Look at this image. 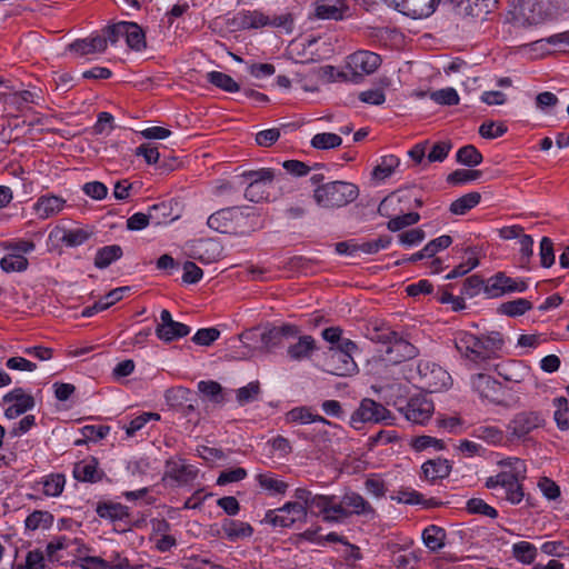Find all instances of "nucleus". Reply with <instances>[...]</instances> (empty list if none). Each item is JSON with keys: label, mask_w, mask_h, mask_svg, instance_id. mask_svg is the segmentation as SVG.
I'll return each instance as SVG.
<instances>
[{"label": "nucleus", "mask_w": 569, "mask_h": 569, "mask_svg": "<svg viewBox=\"0 0 569 569\" xmlns=\"http://www.w3.org/2000/svg\"><path fill=\"white\" fill-rule=\"evenodd\" d=\"M358 196V187L346 181L322 183L313 191V199L316 203L327 209L345 207L355 201Z\"/></svg>", "instance_id": "nucleus-1"}, {"label": "nucleus", "mask_w": 569, "mask_h": 569, "mask_svg": "<svg viewBox=\"0 0 569 569\" xmlns=\"http://www.w3.org/2000/svg\"><path fill=\"white\" fill-rule=\"evenodd\" d=\"M293 497L296 500L301 501L303 506H307V513L322 516L325 522L335 523L333 518L346 516V512L338 505L337 497L333 495H313L306 488H297Z\"/></svg>", "instance_id": "nucleus-2"}, {"label": "nucleus", "mask_w": 569, "mask_h": 569, "mask_svg": "<svg viewBox=\"0 0 569 569\" xmlns=\"http://www.w3.org/2000/svg\"><path fill=\"white\" fill-rule=\"evenodd\" d=\"M242 177L249 181L243 196L247 200L256 203L269 200V190L273 182H279L284 178L281 172L277 174L271 168L246 171Z\"/></svg>", "instance_id": "nucleus-3"}, {"label": "nucleus", "mask_w": 569, "mask_h": 569, "mask_svg": "<svg viewBox=\"0 0 569 569\" xmlns=\"http://www.w3.org/2000/svg\"><path fill=\"white\" fill-rule=\"evenodd\" d=\"M545 419L538 411L525 410L517 412L509 420L506 430L510 442L527 441L535 430L543 427Z\"/></svg>", "instance_id": "nucleus-4"}, {"label": "nucleus", "mask_w": 569, "mask_h": 569, "mask_svg": "<svg viewBox=\"0 0 569 569\" xmlns=\"http://www.w3.org/2000/svg\"><path fill=\"white\" fill-rule=\"evenodd\" d=\"M307 520V506L299 500L287 502L282 507L268 510L263 522L278 528L291 527L297 521Z\"/></svg>", "instance_id": "nucleus-5"}, {"label": "nucleus", "mask_w": 569, "mask_h": 569, "mask_svg": "<svg viewBox=\"0 0 569 569\" xmlns=\"http://www.w3.org/2000/svg\"><path fill=\"white\" fill-rule=\"evenodd\" d=\"M486 487L496 490L499 496L503 495L506 500L512 505H518L523 498L521 480L505 470L489 477Z\"/></svg>", "instance_id": "nucleus-6"}, {"label": "nucleus", "mask_w": 569, "mask_h": 569, "mask_svg": "<svg viewBox=\"0 0 569 569\" xmlns=\"http://www.w3.org/2000/svg\"><path fill=\"white\" fill-rule=\"evenodd\" d=\"M391 419V412L381 403L376 402L372 399L365 398L361 400L359 408L351 415L350 425L355 429H359V425L365 422H385L389 425V420Z\"/></svg>", "instance_id": "nucleus-7"}, {"label": "nucleus", "mask_w": 569, "mask_h": 569, "mask_svg": "<svg viewBox=\"0 0 569 569\" xmlns=\"http://www.w3.org/2000/svg\"><path fill=\"white\" fill-rule=\"evenodd\" d=\"M346 516L333 518L335 523L345 522L351 516L363 517L367 520H373L377 516L375 508L359 493L347 492L338 501Z\"/></svg>", "instance_id": "nucleus-8"}, {"label": "nucleus", "mask_w": 569, "mask_h": 569, "mask_svg": "<svg viewBox=\"0 0 569 569\" xmlns=\"http://www.w3.org/2000/svg\"><path fill=\"white\" fill-rule=\"evenodd\" d=\"M455 345L460 355L475 365L482 366L490 360L481 336L460 332Z\"/></svg>", "instance_id": "nucleus-9"}, {"label": "nucleus", "mask_w": 569, "mask_h": 569, "mask_svg": "<svg viewBox=\"0 0 569 569\" xmlns=\"http://www.w3.org/2000/svg\"><path fill=\"white\" fill-rule=\"evenodd\" d=\"M511 13L513 22L522 27L538 24L546 18L539 0H518Z\"/></svg>", "instance_id": "nucleus-10"}, {"label": "nucleus", "mask_w": 569, "mask_h": 569, "mask_svg": "<svg viewBox=\"0 0 569 569\" xmlns=\"http://www.w3.org/2000/svg\"><path fill=\"white\" fill-rule=\"evenodd\" d=\"M412 19H422L431 16L440 0H382Z\"/></svg>", "instance_id": "nucleus-11"}, {"label": "nucleus", "mask_w": 569, "mask_h": 569, "mask_svg": "<svg viewBox=\"0 0 569 569\" xmlns=\"http://www.w3.org/2000/svg\"><path fill=\"white\" fill-rule=\"evenodd\" d=\"M433 402L426 396L411 397L405 407H400L399 411L403 413L408 421L417 425H423L433 413Z\"/></svg>", "instance_id": "nucleus-12"}, {"label": "nucleus", "mask_w": 569, "mask_h": 569, "mask_svg": "<svg viewBox=\"0 0 569 569\" xmlns=\"http://www.w3.org/2000/svg\"><path fill=\"white\" fill-rule=\"evenodd\" d=\"M189 326L174 321L169 310L163 309L160 313V322L156 327V336L163 342H172L190 333Z\"/></svg>", "instance_id": "nucleus-13"}, {"label": "nucleus", "mask_w": 569, "mask_h": 569, "mask_svg": "<svg viewBox=\"0 0 569 569\" xmlns=\"http://www.w3.org/2000/svg\"><path fill=\"white\" fill-rule=\"evenodd\" d=\"M239 219V208L229 207L210 214L207 220V224L210 229L217 232L232 234L237 232Z\"/></svg>", "instance_id": "nucleus-14"}, {"label": "nucleus", "mask_w": 569, "mask_h": 569, "mask_svg": "<svg viewBox=\"0 0 569 569\" xmlns=\"http://www.w3.org/2000/svg\"><path fill=\"white\" fill-rule=\"evenodd\" d=\"M3 403H9L4 410V416L8 419H14L28 410H31L36 402L34 398L27 393L22 388H14L2 397Z\"/></svg>", "instance_id": "nucleus-15"}, {"label": "nucleus", "mask_w": 569, "mask_h": 569, "mask_svg": "<svg viewBox=\"0 0 569 569\" xmlns=\"http://www.w3.org/2000/svg\"><path fill=\"white\" fill-rule=\"evenodd\" d=\"M198 476V469L183 459L170 458L166 461L163 479H171L179 485H188Z\"/></svg>", "instance_id": "nucleus-16"}, {"label": "nucleus", "mask_w": 569, "mask_h": 569, "mask_svg": "<svg viewBox=\"0 0 569 569\" xmlns=\"http://www.w3.org/2000/svg\"><path fill=\"white\" fill-rule=\"evenodd\" d=\"M471 387L481 399L498 403L502 396V386L499 381L486 373H478L471 378Z\"/></svg>", "instance_id": "nucleus-17"}, {"label": "nucleus", "mask_w": 569, "mask_h": 569, "mask_svg": "<svg viewBox=\"0 0 569 569\" xmlns=\"http://www.w3.org/2000/svg\"><path fill=\"white\" fill-rule=\"evenodd\" d=\"M380 63V56L371 51H357L348 57V67L355 74H371Z\"/></svg>", "instance_id": "nucleus-18"}, {"label": "nucleus", "mask_w": 569, "mask_h": 569, "mask_svg": "<svg viewBox=\"0 0 569 569\" xmlns=\"http://www.w3.org/2000/svg\"><path fill=\"white\" fill-rule=\"evenodd\" d=\"M90 236L91 232L86 229H67L64 227L57 226L51 230L49 239L61 242L67 247H78L83 244Z\"/></svg>", "instance_id": "nucleus-19"}, {"label": "nucleus", "mask_w": 569, "mask_h": 569, "mask_svg": "<svg viewBox=\"0 0 569 569\" xmlns=\"http://www.w3.org/2000/svg\"><path fill=\"white\" fill-rule=\"evenodd\" d=\"M328 371L332 375L345 377L350 376L357 371V363L352 356L341 352V350L330 349L328 358Z\"/></svg>", "instance_id": "nucleus-20"}, {"label": "nucleus", "mask_w": 569, "mask_h": 569, "mask_svg": "<svg viewBox=\"0 0 569 569\" xmlns=\"http://www.w3.org/2000/svg\"><path fill=\"white\" fill-rule=\"evenodd\" d=\"M417 349L410 342L399 338L396 333L390 346L387 347L385 360L390 363H400L416 357Z\"/></svg>", "instance_id": "nucleus-21"}, {"label": "nucleus", "mask_w": 569, "mask_h": 569, "mask_svg": "<svg viewBox=\"0 0 569 569\" xmlns=\"http://www.w3.org/2000/svg\"><path fill=\"white\" fill-rule=\"evenodd\" d=\"M299 330L296 326L284 325L282 327H273L261 333L260 340L262 348L267 351L282 343L284 337H293L298 335Z\"/></svg>", "instance_id": "nucleus-22"}, {"label": "nucleus", "mask_w": 569, "mask_h": 569, "mask_svg": "<svg viewBox=\"0 0 569 569\" xmlns=\"http://www.w3.org/2000/svg\"><path fill=\"white\" fill-rule=\"evenodd\" d=\"M456 13L462 18H482L490 12L491 0H457Z\"/></svg>", "instance_id": "nucleus-23"}, {"label": "nucleus", "mask_w": 569, "mask_h": 569, "mask_svg": "<svg viewBox=\"0 0 569 569\" xmlns=\"http://www.w3.org/2000/svg\"><path fill=\"white\" fill-rule=\"evenodd\" d=\"M66 206V200L53 194H46L38 198L33 209L40 219H48L61 212Z\"/></svg>", "instance_id": "nucleus-24"}, {"label": "nucleus", "mask_w": 569, "mask_h": 569, "mask_svg": "<svg viewBox=\"0 0 569 569\" xmlns=\"http://www.w3.org/2000/svg\"><path fill=\"white\" fill-rule=\"evenodd\" d=\"M98 466V460L94 457H89L74 465L73 476L79 481L98 482L104 476Z\"/></svg>", "instance_id": "nucleus-25"}, {"label": "nucleus", "mask_w": 569, "mask_h": 569, "mask_svg": "<svg viewBox=\"0 0 569 569\" xmlns=\"http://www.w3.org/2000/svg\"><path fill=\"white\" fill-rule=\"evenodd\" d=\"M128 290V287H120L109 291L106 296H103L100 300L96 301L92 306L86 307L82 310L81 316L89 318L99 311H103L110 308L116 302L120 301L123 298L124 292Z\"/></svg>", "instance_id": "nucleus-26"}, {"label": "nucleus", "mask_w": 569, "mask_h": 569, "mask_svg": "<svg viewBox=\"0 0 569 569\" xmlns=\"http://www.w3.org/2000/svg\"><path fill=\"white\" fill-rule=\"evenodd\" d=\"M167 207L161 204H153L149 208L148 213L137 212L127 219V228L131 231H139L149 226L150 221H153L156 224H160L161 221L158 219L156 213L159 210H166Z\"/></svg>", "instance_id": "nucleus-27"}, {"label": "nucleus", "mask_w": 569, "mask_h": 569, "mask_svg": "<svg viewBox=\"0 0 569 569\" xmlns=\"http://www.w3.org/2000/svg\"><path fill=\"white\" fill-rule=\"evenodd\" d=\"M69 49L81 56L94 52H103L107 49V38L103 36H94L73 41Z\"/></svg>", "instance_id": "nucleus-28"}, {"label": "nucleus", "mask_w": 569, "mask_h": 569, "mask_svg": "<svg viewBox=\"0 0 569 569\" xmlns=\"http://www.w3.org/2000/svg\"><path fill=\"white\" fill-rule=\"evenodd\" d=\"M422 473L426 480L435 482L447 478L451 472V465L446 459H431L426 461L422 467Z\"/></svg>", "instance_id": "nucleus-29"}, {"label": "nucleus", "mask_w": 569, "mask_h": 569, "mask_svg": "<svg viewBox=\"0 0 569 569\" xmlns=\"http://www.w3.org/2000/svg\"><path fill=\"white\" fill-rule=\"evenodd\" d=\"M316 340L311 336H301L298 342L289 346L288 356L296 361L307 359L316 350Z\"/></svg>", "instance_id": "nucleus-30"}, {"label": "nucleus", "mask_w": 569, "mask_h": 569, "mask_svg": "<svg viewBox=\"0 0 569 569\" xmlns=\"http://www.w3.org/2000/svg\"><path fill=\"white\" fill-rule=\"evenodd\" d=\"M123 254L122 248L119 244H111L100 248L94 257V267L98 269H106L113 261L120 259Z\"/></svg>", "instance_id": "nucleus-31"}, {"label": "nucleus", "mask_w": 569, "mask_h": 569, "mask_svg": "<svg viewBox=\"0 0 569 569\" xmlns=\"http://www.w3.org/2000/svg\"><path fill=\"white\" fill-rule=\"evenodd\" d=\"M347 4L325 3L316 1L315 14L318 19L322 20H342L345 12L348 11Z\"/></svg>", "instance_id": "nucleus-32"}, {"label": "nucleus", "mask_w": 569, "mask_h": 569, "mask_svg": "<svg viewBox=\"0 0 569 569\" xmlns=\"http://www.w3.org/2000/svg\"><path fill=\"white\" fill-rule=\"evenodd\" d=\"M66 479L61 473H52L44 477L41 481L37 483L38 487H41V491L43 495L48 497H58L62 493L64 488Z\"/></svg>", "instance_id": "nucleus-33"}, {"label": "nucleus", "mask_w": 569, "mask_h": 569, "mask_svg": "<svg viewBox=\"0 0 569 569\" xmlns=\"http://www.w3.org/2000/svg\"><path fill=\"white\" fill-rule=\"evenodd\" d=\"M222 530L231 541L239 538L250 537L253 532L252 527L243 521L227 519L222 525Z\"/></svg>", "instance_id": "nucleus-34"}, {"label": "nucleus", "mask_w": 569, "mask_h": 569, "mask_svg": "<svg viewBox=\"0 0 569 569\" xmlns=\"http://www.w3.org/2000/svg\"><path fill=\"white\" fill-rule=\"evenodd\" d=\"M53 515L49 511H44V510H34L33 512H31L26 521H24V526H26V529L28 530H31V531H34V530H38V529H49L52 523H53Z\"/></svg>", "instance_id": "nucleus-35"}, {"label": "nucleus", "mask_w": 569, "mask_h": 569, "mask_svg": "<svg viewBox=\"0 0 569 569\" xmlns=\"http://www.w3.org/2000/svg\"><path fill=\"white\" fill-rule=\"evenodd\" d=\"M480 199L481 196L479 192L473 191L466 193L450 204V212L459 216L466 214L480 202Z\"/></svg>", "instance_id": "nucleus-36"}, {"label": "nucleus", "mask_w": 569, "mask_h": 569, "mask_svg": "<svg viewBox=\"0 0 569 569\" xmlns=\"http://www.w3.org/2000/svg\"><path fill=\"white\" fill-rule=\"evenodd\" d=\"M99 517L110 520H122L128 517V508L121 503L100 502L96 508Z\"/></svg>", "instance_id": "nucleus-37"}, {"label": "nucleus", "mask_w": 569, "mask_h": 569, "mask_svg": "<svg viewBox=\"0 0 569 569\" xmlns=\"http://www.w3.org/2000/svg\"><path fill=\"white\" fill-rule=\"evenodd\" d=\"M446 532L442 528L431 525L422 532L425 545L431 550L437 551L445 546Z\"/></svg>", "instance_id": "nucleus-38"}, {"label": "nucleus", "mask_w": 569, "mask_h": 569, "mask_svg": "<svg viewBox=\"0 0 569 569\" xmlns=\"http://www.w3.org/2000/svg\"><path fill=\"white\" fill-rule=\"evenodd\" d=\"M552 405L555 407L553 419L558 429L561 431H567L569 429V406L567 398H555Z\"/></svg>", "instance_id": "nucleus-39"}, {"label": "nucleus", "mask_w": 569, "mask_h": 569, "mask_svg": "<svg viewBox=\"0 0 569 569\" xmlns=\"http://www.w3.org/2000/svg\"><path fill=\"white\" fill-rule=\"evenodd\" d=\"M207 80L214 87L227 92H238L240 90V86L230 76L220 71L208 72Z\"/></svg>", "instance_id": "nucleus-40"}, {"label": "nucleus", "mask_w": 569, "mask_h": 569, "mask_svg": "<svg viewBox=\"0 0 569 569\" xmlns=\"http://www.w3.org/2000/svg\"><path fill=\"white\" fill-rule=\"evenodd\" d=\"M397 500L409 505H423L427 508H436L441 505L435 498L425 500L423 496L416 490H400Z\"/></svg>", "instance_id": "nucleus-41"}, {"label": "nucleus", "mask_w": 569, "mask_h": 569, "mask_svg": "<svg viewBox=\"0 0 569 569\" xmlns=\"http://www.w3.org/2000/svg\"><path fill=\"white\" fill-rule=\"evenodd\" d=\"M342 139L339 134L332 132L317 133L312 137L310 144L318 150H329L340 147Z\"/></svg>", "instance_id": "nucleus-42"}, {"label": "nucleus", "mask_w": 569, "mask_h": 569, "mask_svg": "<svg viewBox=\"0 0 569 569\" xmlns=\"http://www.w3.org/2000/svg\"><path fill=\"white\" fill-rule=\"evenodd\" d=\"M481 338L485 343V349L488 352L489 359H495L499 357L503 346L505 339L499 331H490L486 335H481Z\"/></svg>", "instance_id": "nucleus-43"}, {"label": "nucleus", "mask_w": 569, "mask_h": 569, "mask_svg": "<svg viewBox=\"0 0 569 569\" xmlns=\"http://www.w3.org/2000/svg\"><path fill=\"white\" fill-rule=\"evenodd\" d=\"M456 160L463 166L476 167L482 162L483 158L475 146L467 144L457 151Z\"/></svg>", "instance_id": "nucleus-44"}, {"label": "nucleus", "mask_w": 569, "mask_h": 569, "mask_svg": "<svg viewBox=\"0 0 569 569\" xmlns=\"http://www.w3.org/2000/svg\"><path fill=\"white\" fill-rule=\"evenodd\" d=\"M399 164L400 160L396 156H385L381 158V162L375 167L372 177L378 180H385L395 172Z\"/></svg>", "instance_id": "nucleus-45"}, {"label": "nucleus", "mask_w": 569, "mask_h": 569, "mask_svg": "<svg viewBox=\"0 0 569 569\" xmlns=\"http://www.w3.org/2000/svg\"><path fill=\"white\" fill-rule=\"evenodd\" d=\"M128 32H126L127 44L136 50L141 51L146 48V36L143 30L134 22L127 23Z\"/></svg>", "instance_id": "nucleus-46"}, {"label": "nucleus", "mask_w": 569, "mask_h": 569, "mask_svg": "<svg viewBox=\"0 0 569 569\" xmlns=\"http://www.w3.org/2000/svg\"><path fill=\"white\" fill-rule=\"evenodd\" d=\"M513 557L522 563H531L536 559L537 548L528 541H520L512 546Z\"/></svg>", "instance_id": "nucleus-47"}, {"label": "nucleus", "mask_w": 569, "mask_h": 569, "mask_svg": "<svg viewBox=\"0 0 569 569\" xmlns=\"http://www.w3.org/2000/svg\"><path fill=\"white\" fill-rule=\"evenodd\" d=\"M28 259L19 253H10L0 260V267L4 272H21L28 268Z\"/></svg>", "instance_id": "nucleus-48"}, {"label": "nucleus", "mask_w": 569, "mask_h": 569, "mask_svg": "<svg viewBox=\"0 0 569 569\" xmlns=\"http://www.w3.org/2000/svg\"><path fill=\"white\" fill-rule=\"evenodd\" d=\"M395 331H392L389 327H386L383 325L381 326H371L367 328L366 336L373 342L378 343H385L390 346L393 338H396Z\"/></svg>", "instance_id": "nucleus-49"}, {"label": "nucleus", "mask_w": 569, "mask_h": 569, "mask_svg": "<svg viewBox=\"0 0 569 569\" xmlns=\"http://www.w3.org/2000/svg\"><path fill=\"white\" fill-rule=\"evenodd\" d=\"M473 436L491 445L501 443L505 438L503 431L495 426H480L475 429Z\"/></svg>", "instance_id": "nucleus-50"}, {"label": "nucleus", "mask_w": 569, "mask_h": 569, "mask_svg": "<svg viewBox=\"0 0 569 569\" xmlns=\"http://www.w3.org/2000/svg\"><path fill=\"white\" fill-rule=\"evenodd\" d=\"M192 396H193V393L191 390L183 388V387H178L176 389L170 390L168 392L167 398L169 400H171V399L179 400L180 401L179 405L182 406V412L187 416V415H189V412L194 411V409H196L194 405L191 402Z\"/></svg>", "instance_id": "nucleus-51"}, {"label": "nucleus", "mask_w": 569, "mask_h": 569, "mask_svg": "<svg viewBox=\"0 0 569 569\" xmlns=\"http://www.w3.org/2000/svg\"><path fill=\"white\" fill-rule=\"evenodd\" d=\"M260 392L259 381L249 382L247 386L237 390V401L240 406L253 402L258 399Z\"/></svg>", "instance_id": "nucleus-52"}, {"label": "nucleus", "mask_w": 569, "mask_h": 569, "mask_svg": "<svg viewBox=\"0 0 569 569\" xmlns=\"http://www.w3.org/2000/svg\"><path fill=\"white\" fill-rule=\"evenodd\" d=\"M532 308V303L523 298L508 301L501 305V311L510 317L521 316Z\"/></svg>", "instance_id": "nucleus-53"}, {"label": "nucleus", "mask_w": 569, "mask_h": 569, "mask_svg": "<svg viewBox=\"0 0 569 569\" xmlns=\"http://www.w3.org/2000/svg\"><path fill=\"white\" fill-rule=\"evenodd\" d=\"M430 99L441 106H456L459 103L458 92L453 88L432 91L430 93Z\"/></svg>", "instance_id": "nucleus-54"}, {"label": "nucleus", "mask_w": 569, "mask_h": 569, "mask_svg": "<svg viewBox=\"0 0 569 569\" xmlns=\"http://www.w3.org/2000/svg\"><path fill=\"white\" fill-rule=\"evenodd\" d=\"M420 220V214L417 212H409L402 216H397L388 221V229L392 232L399 231L406 227L412 226Z\"/></svg>", "instance_id": "nucleus-55"}, {"label": "nucleus", "mask_w": 569, "mask_h": 569, "mask_svg": "<svg viewBox=\"0 0 569 569\" xmlns=\"http://www.w3.org/2000/svg\"><path fill=\"white\" fill-rule=\"evenodd\" d=\"M150 420L158 421L160 420V415L157 412H143L140 416L136 417L130 421V423L126 427V433L128 437H133L134 433L141 430L147 422Z\"/></svg>", "instance_id": "nucleus-56"}, {"label": "nucleus", "mask_w": 569, "mask_h": 569, "mask_svg": "<svg viewBox=\"0 0 569 569\" xmlns=\"http://www.w3.org/2000/svg\"><path fill=\"white\" fill-rule=\"evenodd\" d=\"M467 510L470 513L482 515L490 518L498 516L497 510L480 498H471L467 502Z\"/></svg>", "instance_id": "nucleus-57"}, {"label": "nucleus", "mask_w": 569, "mask_h": 569, "mask_svg": "<svg viewBox=\"0 0 569 569\" xmlns=\"http://www.w3.org/2000/svg\"><path fill=\"white\" fill-rule=\"evenodd\" d=\"M480 170L457 169L447 177V182L451 184H462L468 181L477 180L481 177Z\"/></svg>", "instance_id": "nucleus-58"}, {"label": "nucleus", "mask_w": 569, "mask_h": 569, "mask_svg": "<svg viewBox=\"0 0 569 569\" xmlns=\"http://www.w3.org/2000/svg\"><path fill=\"white\" fill-rule=\"evenodd\" d=\"M507 132L503 122L486 121L479 127V134L485 139H496Z\"/></svg>", "instance_id": "nucleus-59"}, {"label": "nucleus", "mask_w": 569, "mask_h": 569, "mask_svg": "<svg viewBox=\"0 0 569 569\" xmlns=\"http://www.w3.org/2000/svg\"><path fill=\"white\" fill-rule=\"evenodd\" d=\"M198 389L201 393L208 397L210 400L220 403L223 401L222 388L217 381H200Z\"/></svg>", "instance_id": "nucleus-60"}, {"label": "nucleus", "mask_w": 569, "mask_h": 569, "mask_svg": "<svg viewBox=\"0 0 569 569\" xmlns=\"http://www.w3.org/2000/svg\"><path fill=\"white\" fill-rule=\"evenodd\" d=\"M452 148L450 141H438L430 149L427 154L428 162H442L449 154Z\"/></svg>", "instance_id": "nucleus-61"}, {"label": "nucleus", "mask_w": 569, "mask_h": 569, "mask_svg": "<svg viewBox=\"0 0 569 569\" xmlns=\"http://www.w3.org/2000/svg\"><path fill=\"white\" fill-rule=\"evenodd\" d=\"M503 468H507L506 471L510 472L512 476L518 478L519 480H523L526 478V463L523 460L519 458H507L500 462Z\"/></svg>", "instance_id": "nucleus-62"}, {"label": "nucleus", "mask_w": 569, "mask_h": 569, "mask_svg": "<svg viewBox=\"0 0 569 569\" xmlns=\"http://www.w3.org/2000/svg\"><path fill=\"white\" fill-rule=\"evenodd\" d=\"M220 337V331L217 328L199 329L192 337V341L198 346H210Z\"/></svg>", "instance_id": "nucleus-63"}, {"label": "nucleus", "mask_w": 569, "mask_h": 569, "mask_svg": "<svg viewBox=\"0 0 569 569\" xmlns=\"http://www.w3.org/2000/svg\"><path fill=\"white\" fill-rule=\"evenodd\" d=\"M481 290L485 291L483 280L479 276L472 274L465 280L461 293L472 298Z\"/></svg>", "instance_id": "nucleus-64"}]
</instances>
